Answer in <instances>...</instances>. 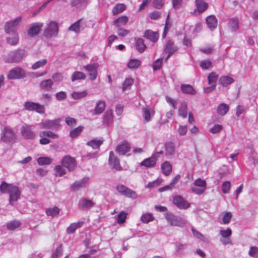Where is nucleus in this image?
<instances>
[{
    "label": "nucleus",
    "instance_id": "obj_8",
    "mask_svg": "<svg viewBox=\"0 0 258 258\" xmlns=\"http://www.w3.org/2000/svg\"><path fill=\"white\" fill-rule=\"evenodd\" d=\"M33 125L26 124L21 128L22 135L26 139H33L36 137V134L33 129Z\"/></svg>",
    "mask_w": 258,
    "mask_h": 258
},
{
    "label": "nucleus",
    "instance_id": "obj_5",
    "mask_svg": "<svg viewBox=\"0 0 258 258\" xmlns=\"http://www.w3.org/2000/svg\"><path fill=\"white\" fill-rule=\"evenodd\" d=\"M39 135L41 138L39 143L41 145H47L50 143V140L47 137L51 139L57 138V135L51 131H42L39 133Z\"/></svg>",
    "mask_w": 258,
    "mask_h": 258
},
{
    "label": "nucleus",
    "instance_id": "obj_51",
    "mask_svg": "<svg viewBox=\"0 0 258 258\" xmlns=\"http://www.w3.org/2000/svg\"><path fill=\"white\" fill-rule=\"evenodd\" d=\"M102 144V141L101 140H92L87 143V145L91 147L93 149H98L101 145Z\"/></svg>",
    "mask_w": 258,
    "mask_h": 258
},
{
    "label": "nucleus",
    "instance_id": "obj_57",
    "mask_svg": "<svg viewBox=\"0 0 258 258\" xmlns=\"http://www.w3.org/2000/svg\"><path fill=\"white\" fill-rule=\"evenodd\" d=\"M47 59H43L42 60H39L35 63H34L32 66V68L33 70H37L41 67H42L43 66H45L47 63Z\"/></svg>",
    "mask_w": 258,
    "mask_h": 258
},
{
    "label": "nucleus",
    "instance_id": "obj_1",
    "mask_svg": "<svg viewBox=\"0 0 258 258\" xmlns=\"http://www.w3.org/2000/svg\"><path fill=\"white\" fill-rule=\"evenodd\" d=\"M165 218L171 226L182 227L186 224V221L184 219L171 213H167L165 215Z\"/></svg>",
    "mask_w": 258,
    "mask_h": 258
},
{
    "label": "nucleus",
    "instance_id": "obj_13",
    "mask_svg": "<svg viewBox=\"0 0 258 258\" xmlns=\"http://www.w3.org/2000/svg\"><path fill=\"white\" fill-rule=\"evenodd\" d=\"M10 190L8 193L10 196L9 203L10 204L13 206V202H16L19 198L21 192L18 187L14 185H13Z\"/></svg>",
    "mask_w": 258,
    "mask_h": 258
},
{
    "label": "nucleus",
    "instance_id": "obj_43",
    "mask_svg": "<svg viewBox=\"0 0 258 258\" xmlns=\"http://www.w3.org/2000/svg\"><path fill=\"white\" fill-rule=\"evenodd\" d=\"M154 217L152 213H145L142 215L141 217V220L145 223L153 221Z\"/></svg>",
    "mask_w": 258,
    "mask_h": 258
},
{
    "label": "nucleus",
    "instance_id": "obj_59",
    "mask_svg": "<svg viewBox=\"0 0 258 258\" xmlns=\"http://www.w3.org/2000/svg\"><path fill=\"white\" fill-rule=\"evenodd\" d=\"M56 176H62L66 173V169L60 165H57L55 167Z\"/></svg>",
    "mask_w": 258,
    "mask_h": 258
},
{
    "label": "nucleus",
    "instance_id": "obj_17",
    "mask_svg": "<svg viewBox=\"0 0 258 258\" xmlns=\"http://www.w3.org/2000/svg\"><path fill=\"white\" fill-rule=\"evenodd\" d=\"M15 137V134L12 130L8 128H5L1 136V139L5 142H10Z\"/></svg>",
    "mask_w": 258,
    "mask_h": 258
},
{
    "label": "nucleus",
    "instance_id": "obj_28",
    "mask_svg": "<svg viewBox=\"0 0 258 258\" xmlns=\"http://www.w3.org/2000/svg\"><path fill=\"white\" fill-rule=\"evenodd\" d=\"M165 148V155L167 156H172L175 152V146L172 142H167L164 145Z\"/></svg>",
    "mask_w": 258,
    "mask_h": 258
},
{
    "label": "nucleus",
    "instance_id": "obj_42",
    "mask_svg": "<svg viewBox=\"0 0 258 258\" xmlns=\"http://www.w3.org/2000/svg\"><path fill=\"white\" fill-rule=\"evenodd\" d=\"M52 160V159L48 157H41L37 159V162L39 165H49Z\"/></svg>",
    "mask_w": 258,
    "mask_h": 258
},
{
    "label": "nucleus",
    "instance_id": "obj_22",
    "mask_svg": "<svg viewBox=\"0 0 258 258\" xmlns=\"http://www.w3.org/2000/svg\"><path fill=\"white\" fill-rule=\"evenodd\" d=\"M89 181V177H85L79 180L76 181L72 185V189L74 191L78 190L80 188L85 186V184Z\"/></svg>",
    "mask_w": 258,
    "mask_h": 258
},
{
    "label": "nucleus",
    "instance_id": "obj_34",
    "mask_svg": "<svg viewBox=\"0 0 258 258\" xmlns=\"http://www.w3.org/2000/svg\"><path fill=\"white\" fill-rule=\"evenodd\" d=\"M128 17L125 16H122L118 17L113 22V25L116 27H120L124 26L128 22Z\"/></svg>",
    "mask_w": 258,
    "mask_h": 258
},
{
    "label": "nucleus",
    "instance_id": "obj_60",
    "mask_svg": "<svg viewBox=\"0 0 258 258\" xmlns=\"http://www.w3.org/2000/svg\"><path fill=\"white\" fill-rule=\"evenodd\" d=\"M231 187V183L229 181H224L222 185V190L224 194H228Z\"/></svg>",
    "mask_w": 258,
    "mask_h": 258
},
{
    "label": "nucleus",
    "instance_id": "obj_39",
    "mask_svg": "<svg viewBox=\"0 0 258 258\" xmlns=\"http://www.w3.org/2000/svg\"><path fill=\"white\" fill-rule=\"evenodd\" d=\"M86 75L84 73L79 71H76L73 73L71 76V80L74 82L76 80H85L86 79Z\"/></svg>",
    "mask_w": 258,
    "mask_h": 258
},
{
    "label": "nucleus",
    "instance_id": "obj_35",
    "mask_svg": "<svg viewBox=\"0 0 258 258\" xmlns=\"http://www.w3.org/2000/svg\"><path fill=\"white\" fill-rule=\"evenodd\" d=\"M229 109V105L225 103H221L217 107V113L220 115H224Z\"/></svg>",
    "mask_w": 258,
    "mask_h": 258
},
{
    "label": "nucleus",
    "instance_id": "obj_15",
    "mask_svg": "<svg viewBox=\"0 0 258 258\" xmlns=\"http://www.w3.org/2000/svg\"><path fill=\"white\" fill-rule=\"evenodd\" d=\"M42 27V23H36L32 24L28 30V35L31 37L35 36L39 34Z\"/></svg>",
    "mask_w": 258,
    "mask_h": 258
},
{
    "label": "nucleus",
    "instance_id": "obj_53",
    "mask_svg": "<svg viewBox=\"0 0 258 258\" xmlns=\"http://www.w3.org/2000/svg\"><path fill=\"white\" fill-rule=\"evenodd\" d=\"M127 213L123 211H121L116 217V221L118 224L123 223L126 220Z\"/></svg>",
    "mask_w": 258,
    "mask_h": 258
},
{
    "label": "nucleus",
    "instance_id": "obj_11",
    "mask_svg": "<svg viewBox=\"0 0 258 258\" xmlns=\"http://www.w3.org/2000/svg\"><path fill=\"white\" fill-rule=\"evenodd\" d=\"M25 76L24 71L19 68H16L10 70L8 74L9 79H19L24 78Z\"/></svg>",
    "mask_w": 258,
    "mask_h": 258
},
{
    "label": "nucleus",
    "instance_id": "obj_56",
    "mask_svg": "<svg viewBox=\"0 0 258 258\" xmlns=\"http://www.w3.org/2000/svg\"><path fill=\"white\" fill-rule=\"evenodd\" d=\"M143 117L146 121H149L152 117L150 110L148 108H143Z\"/></svg>",
    "mask_w": 258,
    "mask_h": 258
},
{
    "label": "nucleus",
    "instance_id": "obj_32",
    "mask_svg": "<svg viewBox=\"0 0 258 258\" xmlns=\"http://www.w3.org/2000/svg\"><path fill=\"white\" fill-rule=\"evenodd\" d=\"M162 173L165 176L169 175L172 170V166L168 161H165L161 165Z\"/></svg>",
    "mask_w": 258,
    "mask_h": 258
},
{
    "label": "nucleus",
    "instance_id": "obj_16",
    "mask_svg": "<svg viewBox=\"0 0 258 258\" xmlns=\"http://www.w3.org/2000/svg\"><path fill=\"white\" fill-rule=\"evenodd\" d=\"M130 149V144L127 142L124 141L117 146L115 151L119 155H124L128 152Z\"/></svg>",
    "mask_w": 258,
    "mask_h": 258
},
{
    "label": "nucleus",
    "instance_id": "obj_26",
    "mask_svg": "<svg viewBox=\"0 0 258 258\" xmlns=\"http://www.w3.org/2000/svg\"><path fill=\"white\" fill-rule=\"evenodd\" d=\"M206 23L209 29L213 30L217 26V19L214 15H210L206 19Z\"/></svg>",
    "mask_w": 258,
    "mask_h": 258
},
{
    "label": "nucleus",
    "instance_id": "obj_24",
    "mask_svg": "<svg viewBox=\"0 0 258 258\" xmlns=\"http://www.w3.org/2000/svg\"><path fill=\"white\" fill-rule=\"evenodd\" d=\"M105 102L103 100L98 101L95 105L93 114L98 115L102 113L105 108Z\"/></svg>",
    "mask_w": 258,
    "mask_h": 258
},
{
    "label": "nucleus",
    "instance_id": "obj_48",
    "mask_svg": "<svg viewBox=\"0 0 258 258\" xmlns=\"http://www.w3.org/2000/svg\"><path fill=\"white\" fill-rule=\"evenodd\" d=\"M179 115L182 116L183 118H186L187 116V105L184 102L181 103L178 109Z\"/></svg>",
    "mask_w": 258,
    "mask_h": 258
},
{
    "label": "nucleus",
    "instance_id": "obj_31",
    "mask_svg": "<svg viewBox=\"0 0 258 258\" xmlns=\"http://www.w3.org/2000/svg\"><path fill=\"white\" fill-rule=\"evenodd\" d=\"M234 80L230 77L224 76L219 79V84L223 87H226L232 84Z\"/></svg>",
    "mask_w": 258,
    "mask_h": 258
},
{
    "label": "nucleus",
    "instance_id": "obj_36",
    "mask_svg": "<svg viewBox=\"0 0 258 258\" xmlns=\"http://www.w3.org/2000/svg\"><path fill=\"white\" fill-rule=\"evenodd\" d=\"M83 222L72 223L67 229V233L73 234L77 229L80 228L83 225Z\"/></svg>",
    "mask_w": 258,
    "mask_h": 258
},
{
    "label": "nucleus",
    "instance_id": "obj_50",
    "mask_svg": "<svg viewBox=\"0 0 258 258\" xmlns=\"http://www.w3.org/2000/svg\"><path fill=\"white\" fill-rule=\"evenodd\" d=\"M99 64L97 63H93L91 64H88L84 66V68L89 73H91L97 71Z\"/></svg>",
    "mask_w": 258,
    "mask_h": 258
},
{
    "label": "nucleus",
    "instance_id": "obj_54",
    "mask_svg": "<svg viewBox=\"0 0 258 258\" xmlns=\"http://www.w3.org/2000/svg\"><path fill=\"white\" fill-rule=\"evenodd\" d=\"M87 95V92L86 91H83L81 92H73L72 93V97L74 99H79L86 97Z\"/></svg>",
    "mask_w": 258,
    "mask_h": 258
},
{
    "label": "nucleus",
    "instance_id": "obj_9",
    "mask_svg": "<svg viewBox=\"0 0 258 258\" xmlns=\"http://www.w3.org/2000/svg\"><path fill=\"white\" fill-rule=\"evenodd\" d=\"M173 203L180 209H186L190 207V204L181 196L173 197Z\"/></svg>",
    "mask_w": 258,
    "mask_h": 258
},
{
    "label": "nucleus",
    "instance_id": "obj_30",
    "mask_svg": "<svg viewBox=\"0 0 258 258\" xmlns=\"http://www.w3.org/2000/svg\"><path fill=\"white\" fill-rule=\"evenodd\" d=\"M135 47L136 49L140 53L143 52L146 47L144 40L142 38L135 39Z\"/></svg>",
    "mask_w": 258,
    "mask_h": 258
},
{
    "label": "nucleus",
    "instance_id": "obj_45",
    "mask_svg": "<svg viewBox=\"0 0 258 258\" xmlns=\"http://www.w3.org/2000/svg\"><path fill=\"white\" fill-rule=\"evenodd\" d=\"M20 224L21 223L19 221L13 220L7 223V227L9 230H13L18 228Z\"/></svg>",
    "mask_w": 258,
    "mask_h": 258
},
{
    "label": "nucleus",
    "instance_id": "obj_63",
    "mask_svg": "<svg viewBox=\"0 0 258 258\" xmlns=\"http://www.w3.org/2000/svg\"><path fill=\"white\" fill-rule=\"evenodd\" d=\"M194 184L196 186L206 189V182L205 180H202L201 178H198L195 181Z\"/></svg>",
    "mask_w": 258,
    "mask_h": 258
},
{
    "label": "nucleus",
    "instance_id": "obj_49",
    "mask_svg": "<svg viewBox=\"0 0 258 258\" xmlns=\"http://www.w3.org/2000/svg\"><path fill=\"white\" fill-rule=\"evenodd\" d=\"M13 186L12 184H9L5 181H3L0 185V190L4 194L9 193L10 190V189Z\"/></svg>",
    "mask_w": 258,
    "mask_h": 258
},
{
    "label": "nucleus",
    "instance_id": "obj_27",
    "mask_svg": "<svg viewBox=\"0 0 258 258\" xmlns=\"http://www.w3.org/2000/svg\"><path fill=\"white\" fill-rule=\"evenodd\" d=\"M53 82L51 79H46L42 81L39 85L41 89L46 91H49L52 88Z\"/></svg>",
    "mask_w": 258,
    "mask_h": 258
},
{
    "label": "nucleus",
    "instance_id": "obj_46",
    "mask_svg": "<svg viewBox=\"0 0 258 258\" xmlns=\"http://www.w3.org/2000/svg\"><path fill=\"white\" fill-rule=\"evenodd\" d=\"M84 128L83 126H79L71 131L70 136L72 138H75L78 137L82 132Z\"/></svg>",
    "mask_w": 258,
    "mask_h": 258
},
{
    "label": "nucleus",
    "instance_id": "obj_7",
    "mask_svg": "<svg viewBox=\"0 0 258 258\" xmlns=\"http://www.w3.org/2000/svg\"><path fill=\"white\" fill-rule=\"evenodd\" d=\"M61 164L63 166L67 168L69 171H73L77 165L75 158L69 155H67L63 158Z\"/></svg>",
    "mask_w": 258,
    "mask_h": 258
},
{
    "label": "nucleus",
    "instance_id": "obj_38",
    "mask_svg": "<svg viewBox=\"0 0 258 258\" xmlns=\"http://www.w3.org/2000/svg\"><path fill=\"white\" fill-rule=\"evenodd\" d=\"M181 90L182 92L184 94H189L191 95H194L196 94V91L190 85H181Z\"/></svg>",
    "mask_w": 258,
    "mask_h": 258
},
{
    "label": "nucleus",
    "instance_id": "obj_52",
    "mask_svg": "<svg viewBox=\"0 0 258 258\" xmlns=\"http://www.w3.org/2000/svg\"><path fill=\"white\" fill-rule=\"evenodd\" d=\"M7 42L11 45H16L19 41L18 34L17 33H13L11 37H8L7 39Z\"/></svg>",
    "mask_w": 258,
    "mask_h": 258
},
{
    "label": "nucleus",
    "instance_id": "obj_18",
    "mask_svg": "<svg viewBox=\"0 0 258 258\" xmlns=\"http://www.w3.org/2000/svg\"><path fill=\"white\" fill-rule=\"evenodd\" d=\"M25 55V51L24 50H19L11 54L12 59L8 60V61L10 62H18L21 60Z\"/></svg>",
    "mask_w": 258,
    "mask_h": 258
},
{
    "label": "nucleus",
    "instance_id": "obj_14",
    "mask_svg": "<svg viewBox=\"0 0 258 258\" xmlns=\"http://www.w3.org/2000/svg\"><path fill=\"white\" fill-rule=\"evenodd\" d=\"M94 205L95 203L92 200L83 198L79 200L78 207L80 209L88 210Z\"/></svg>",
    "mask_w": 258,
    "mask_h": 258
},
{
    "label": "nucleus",
    "instance_id": "obj_4",
    "mask_svg": "<svg viewBox=\"0 0 258 258\" xmlns=\"http://www.w3.org/2000/svg\"><path fill=\"white\" fill-rule=\"evenodd\" d=\"M22 20V17L19 16L12 21L8 22L5 25V31L7 33H16L15 31L19 23Z\"/></svg>",
    "mask_w": 258,
    "mask_h": 258
},
{
    "label": "nucleus",
    "instance_id": "obj_33",
    "mask_svg": "<svg viewBox=\"0 0 258 258\" xmlns=\"http://www.w3.org/2000/svg\"><path fill=\"white\" fill-rule=\"evenodd\" d=\"M82 21V19H79L74 23H73L72 25L70 26L68 30L69 31H74L76 33H79L82 30H83V28H82L80 22Z\"/></svg>",
    "mask_w": 258,
    "mask_h": 258
},
{
    "label": "nucleus",
    "instance_id": "obj_20",
    "mask_svg": "<svg viewBox=\"0 0 258 258\" xmlns=\"http://www.w3.org/2000/svg\"><path fill=\"white\" fill-rule=\"evenodd\" d=\"M196 10L200 13L205 12L208 8V4L204 0H196Z\"/></svg>",
    "mask_w": 258,
    "mask_h": 258
},
{
    "label": "nucleus",
    "instance_id": "obj_61",
    "mask_svg": "<svg viewBox=\"0 0 258 258\" xmlns=\"http://www.w3.org/2000/svg\"><path fill=\"white\" fill-rule=\"evenodd\" d=\"M219 233L222 238H229L231 235L232 231L230 228H228L226 230H220Z\"/></svg>",
    "mask_w": 258,
    "mask_h": 258
},
{
    "label": "nucleus",
    "instance_id": "obj_64",
    "mask_svg": "<svg viewBox=\"0 0 258 258\" xmlns=\"http://www.w3.org/2000/svg\"><path fill=\"white\" fill-rule=\"evenodd\" d=\"M248 254L250 256L258 257V247L256 246H251L249 248Z\"/></svg>",
    "mask_w": 258,
    "mask_h": 258
},
{
    "label": "nucleus",
    "instance_id": "obj_47",
    "mask_svg": "<svg viewBox=\"0 0 258 258\" xmlns=\"http://www.w3.org/2000/svg\"><path fill=\"white\" fill-rule=\"evenodd\" d=\"M141 62L138 59H131L127 63V67L130 69H136L141 65Z\"/></svg>",
    "mask_w": 258,
    "mask_h": 258
},
{
    "label": "nucleus",
    "instance_id": "obj_6",
    "mask_svg": "<svg viewBox=\"0 0 258 258\" xmlns=\"http://www.w3.org/2000/svg\"><path fill=\"white\" fill-rule=\"evenodd\" d=\"M116 189L118 192L126 197L133 199H135L137 198V195L135 191L127 188L122 184L118 185L116 186Z\"/></svg>",
    "mask_w": 258,
    "mask_h": 258
},
{
    "label": "nucleus",
    "instance_id": "obj_2",
    "mask_svg": "<svg viewBox=\"0 0 258 258\" xmlns=\"http://www.w3.org/2000/svg\"><path fill=\"white\" fill-rule=\"evenodd\" d=\"M57 23L55 21H50L47 25L43 32V35L46 38L55 37L58 33Z\"/></svg>",
    "mask_w": 258,
    "mask_h": 258
},
{
    "label": "nucleus",
    "instance_id": "obj_41",
    "mask_svg": "<svg viewBox=\"0 0 258 258\" xmlns=\"http://www.w3.org/2000/svg\"><path fill=\"white\" fill-rule=\"evenodd\" d=\"M60 209L54 207L52 208H49L46 210L45 213L47 216H50L52 217H55L59 214Z\"/></svg>",
    "mask_w": 258,
    "mask_h": 258
},
{
    "label": "nucleus",
    "instance_id": "obj_58",
    "mask_svg": "<svg viewBox=\"0 0 258 258\" xmlns=\"http://www.w3.org/2000/svg\"><path fill=\"white\" fill-rule=\"evenodd\" d=\"M133 80L132 78H126L122 84V90L125 91L130 87L133 85Z\"/></svg>",
    "mask_w": 258,
    "mask_h": 258
},
{
    "label": "nucleus",
    "instance_id": "obj_40",
    "mask_svg": "<svg viewBox=\"0 0 258 258\" xmlns=\"http://www.w3.org/2000/svg\"><path fill=\"white\" fill-rule=\"evenodd\" d=\"M113 119L112 111L111 110H107L103 115V122L108 124Z\"/></svg>",
    "mask_w": 258,
    "mask_h": 258
},
{
    "label": "nucleus",
    "instance_id": "obj_10",
    "mask_svg": "<svg viewBox=\"0 0 258 258\" xmlns=\"http://www.w3.org/2000/svg\"><path fill=\"white\" fill-rule=\"evenodd\" d=\"M60 119L57 118L53 120H45L41 123L42 128L48 129H56L60 126Z\"/></svg>",
    "mask_w": 258,
    "mask_h": 258
},
{
    "label": "nucleus",
    "instance_id": "obj_44",
    "mask_svg": "<svg viewBox=\"0 0 258 258\" xmlns=\"http://www.w3.org/2000/svg\"><path fill=\"white\" fill-rule=\"evenodd\" d=\"M218 77V76L215 72L211 73L208 76V84L216 86Z\"/></svg>",
    "mask_w": 258,
    "mask_h": 258
},
{
    "label": "nucleus",
    "instance_id": "obj_25",
    "mask_svg": "<svg viewBox=\"0 0 258 258\" xmlns=\"http://www.w3.org/2000/svg\"><path fill=\"white\" fill-rule=\"evenodd\" d=\"M144 37L153 42H156L159 38V34L151 30H147L144 33Z\"/></svg>",
    "mask_w": 258,
    "mask_h": 258
},
{
    "label": "nucleus",
    "instance_id": "obj_55",
    "mask_svg": "<svg viewBox=\"0 0 258 258\" xmlns=\"http://www.w3.org/2000/svg\"><path fill=\"white\" fill-rule=\"evenodd\" d=\"M212 62L209 59L203 60L201 61L200 66L203 70H208L212 67Z\"/></svg>",
    "mask_w": 258,
    "mask_h": 258
},
{
    "label": "nucleus",
    "instance_id": "obj_37",
    "mask_svg": "<svg viewBox=\"0 0 258 258\" xmlns=\"http://www.w3.org/2000/svg\"><path fill=\"white\" fill-rule=\"evenodd\" d=\"M126 6L123 4H118L113 7L112 9V14L113 15H117L122 13L126 9Z\"/></svg>",
    "mask_w": 258,
    "mask_h": 258
},
{
    "label": "nucleus",
    "instance_id": "obj_19",
    "mask_svg": "<svg viewBox=\"0 0 258 258\" xmlns=\"http://www.w3.org/2000/svg\"><path fill=\"white\" fill-rule=\"evenodd\" d=\"M177 50V48L174 46L173 41L171 40H169L166 44V47L164 50L165 53L168 54V56L166 58L165 60H167L169 57Z\"/></svg>",
    "mask_w": 258,
    "mask_h": 258
},
{
    "label": "nucleus",
    "instance_id": "obj_23",
    "mask_svg": "<svg viewBox=\"0 0 258 258\" xmlns=\"http://www.w3.org/2000/svg\"><path fill=\"white\" fill-rule=\"evenodd\" d=\"M228 28L230 31L235 32L239 29V20L237 18H231L228 23Z\"/></svg>",
    "mask_w": 258,
    "mask_h": 258
},
{
    "label": "nucleus",
    "instance_id": "obj_29",
    "mask_svg": "<svg viewBox=\"0 0 258 258\" xmlns=\"http://www.w3.org/2000/svg\"><path fill=\"white\" fill-rule=\"evenodd\" d=\"M156 162L157 160L152 155L150 157L144 159L141 163V165L147 168H151L156 165Z\"/></svg>",
    "mask_w": 258,
    "mask_h": 258
},
{
    "label": "nucleus",
    "instance_id": "obj_3",
    "mask_svg": "<svg viewBox=\"0 0 258 258\" xmlns=\"http://www.w3.org/2000/svg\"><path fill=\"white\" fill-rule=\"evenodd\" d=\"M24 106L25 109L28 111H35L40 114H43L45 112L44 106L38 103L26 101Z\"/></svg>",
    "mask_w": 258,
    "mask_h": 258
},
{
    "label": "nucleus",
    "instance_id": "obj_21",
    "mask_svg": "<svg viewBox=\"0 0 258 258\" xmlns=\"http://www.w3.org/2000/svg\"><path fill=\"white\" fill-rule=\"evenodd\" d=\"M89 2V0H71L70 4L73 7L84 9L86 7Z\"/></svg>",
    "mask_w": 258,
    "mask_h": 258
},
{
    "label": "nucleus",
    "instance_id": "obj_62",
    "mask_svg": "<svg viewBox=\"0 0 258 258\" xmlns=\"http://www.w3.org/2000/svg\"><path fill=\"white\" fill-rule=\"evenodd\" d=\"M163 58H160L156 60L153 64V69L154 71L159 70L162 66L163 62Z\"/></svg>",
    "mask_w": 258,
    "mask_h": 258
},
{
    "label": "nucleus",
    "instance_id": "obj_12",
    "mask_svg": "<svg viewBox=\"0 0 258 258\" xmlns=\"http://www.w3.org/2000/svg\"><path fill=\"white\" fill-rule=\"evenodd\" d=\"M108 162L109 165L116 170H122V168L120 165L119 160L115 156L112 151H110L109 153Z\"/></svg>",
    "mask_w": 258,
    "mask_h": 258
}]
</instances>
